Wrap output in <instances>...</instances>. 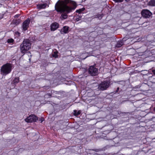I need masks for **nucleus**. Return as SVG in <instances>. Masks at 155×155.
<instances>
[{
  "instance_id": "6e6552de",
  "label": "nucleus",
  "mask_w": 155,
  "mask_h": 155,
  "mask_svg": "<svg viewBox=\"0 0 155 155\" xmlns=\"http://www.w3.org/2000/svg\"><path fill=\"white\" fill-rule=\"evenodd\" d=\"M30 22V20L29 18L25 21L23 23L22 28L24 31L27 30L28 27Z\"/></svg>"
},
{
  "instance_id": "aec40b11",
  "label": "nucleus",
  "mask_w": 155,
  "mask_h": 155,
  "mask_svg": "<svg viewBox=\"0 0 155 155\" xmlns=\"http://www.w3.org/2000/svg\"><path fill=\"white\" fill-rule=\"evenodd\" d=\"M14 41V40L13 39L10 38L8 40L7 42L8 43H12Z\"/></svg>"
},
{
  "instance_id": "393cba45",
  "label": "nucleus",
  "mask_w": 155,
  "mask_h": 155,
  "mask_svg": "<svg viewBox=\"0 0 155 155\" xmlns=\"http://www.w3.org/2000/svg\"><path fill=\"white\" fill-rule=\"evenodd\" d=\"M72 2V3L74 5H76V3H75V2Z\"/></svg>"
},
{
  "instance_id": "0eeeda50",
  "label": "nucleus",
  "mask_w": 155,
  "mask_h": 155,
  "mask_svg": "<svg viewBox=\"0 0 155 155\" xmlns=\"http://www.w3.org/2000/svg\"><path fill=\"white\" fill-rule=\"evenodd\" d=\"M88 71L89 74L92 76H95L98 73L97 69L93 66L90 67Z\"/></svg>"
},
{
  "instance_id": "6ab92c4d",
  "label": "nucleus",
  "mask_w": 155,
  "mask_h": 155,
  "mask_svg": "<svg viewBox=\"0 0 155 155\" xmlns=\"http://www.w3.org/2000/svg\"><path fill=\"white\" fill-rule=\"evenodd\" d=\"M122 45V42H118L116 45V47H120Z\"/></svg>"
},
{
  "instance_id": "cd10ccee",
  "label": "nucleus",
  "mask_w": 155,
  "mask_h": 155,
  "mask_svg": "<svg viewBox=\"0 0 155 155\" xmlns=\"http://www.w3.org/2000/svg\"><path fill=\"white\" fill-rule=\"evenodd\" d=\"M130 0H125V1L126 2H129Z\"/></svg>"
},
{
  "instance_id": "412c9836",
  "label": "nucleus",
  "mask_w": 155,
  "mask_h": 155,
  "mask_svg": "<svg viewBox=\"0 0 155 155\" xmlns=\"http://www.w3.org/2000/svg\"><path fill=\"white\" fill-rule=\"evenodd\" d=\"M114 1L117 2H121L123 1V0H114Z\"/></svg>"
},
{
  "instance_id": "f257e3e1",
  "label": "nucleus",
  "mask_w": 155,
  "mask_h": 155,
  "mask_svg": "<svg viewBox=\"0 0 155 155\" xmlns=\"http://www.w3.org/2000/svg\"><path fill=\"white\" fill-rule=\"evenodd\" d=\"M70 2L69 0H59L55 4V10L58 12H70L73 8L67 5Z\"/></svg>"
},
{
  "instance_id": "f03ea898",
  "label": "nucleus",
  "mask_w": 155,
  "mask_h": 155,
  "mask_svg": "<svg viewBox=\"0 0 155 155\" xmlns=\"http://www.w3.org/2000/svg\"><path fill=\"white\" fill-rule=\"evenodd\" d=\"M31 47V44L28 39H25L20 45V50L22 53H25L29 50Z\"/></svg>"
},
{
  "instance_id": "f8f14e48",
  "label": "nucleus",
  "mask_w": 155,
  "mask_h": 155,
  "mask_svg": "<svg viewBox=\"0 0 155 155\" xmlns=\"http://www.w3.org/2000/svg\"><path fill=\"white\" fill-rule=\"evenodd\" d=\"M58 52L57 51H54L52 54V57L55 58H58Z\"/></svg>"
},
{
  "instance_id": "9b49d317",
  "label": "nucleus",
  "mask_w": 155,
  "mask_h": 155,
  "mask_svg": "<svg viewBox=\"0 0 155 155\" xmlns=\"http://www.w3.org/2000/svg\"><path fill=\"white\" fill-rule=\"evenodd\" d=\"M148 5L151 6H155V0H150L148 2Z\"/></svg>"
},
{
  "instance_id": "2eb2a0df",
  "label": "nucleus",
  "mask_w": 155,
  "mask_h": 155,
  "mask_svg": "<svg viewBox=\"0 0 155 155\" xmlns=\"http://www.w3.org/2000/svg\"><path fill=\"white\" fill-rule=\"evenodd\" d=\"M46 5L45 4H42L37 6L38 8L39 9L44 8H45Z\"/></svg>"
},
{
  "instance_id": "7ed1b4c3",
  "label": "nucleus",
  "mask_w": 155,
  "mask_h": 155,
  "mask_svg": "<svg viewBox=\"0 0 155 155\" xmlns=\"http://www.w3.org/2000/svg\"><path fill=\"white\" fill-rule=\"evenodd\" d=\"M12 70L11 64L9 63H7L3 65L1 68V71L4 75H6L9 73Z\"/></svg>"
},
{
  "instance_id": "ddd939ff",
  "label": "nucleus",
  "mask_w": 155,
  "mask_h": 155,
  "mask_svg": "<svg viewBox=\"0 0 155 155\" xmlns=\"http://www.w3.org/2000/svg\"><path fill=\"white\" fill-rule=\"evenodd\" d=\"M20 22V20H14L13 21V23L15 24L16 25H18Z\"/></svg>"
},
{
  "instance_id": "a878e982",
  "label": "nucleus",
  "mask_w": 155,
  "mask_h": 155,
  "mask_svg": "<svg viewBox=\"0 0 155 155\" xmlns=\"http://www.w3.org/2000/svg\"><path fill=\"white\" fill-rule=\"evenodd\" d=\"M119 87H117V90H116V92H118V91H119Z\"/></svg>"
},
{
  "instance_id": "9d476101",
  "label": "nucleus",
  "mask_w": 155,
  "mask_h": 155,
  "mask_svg": "<svg viewBox=\"0 0 155 155\" xmlns=\"http://www.w3.org/2000/svg\"><path fill=\"white\" fill-rule=\"evenodd\" d=\"M69 27L68 26H64L63 28L61 29V33L62 32H64V33H67L68 32Z\"/></svg>"
},
{
  "instance_id": "423d86ee",
  "label": "nucleus",
  "mask_w": 155,
  "mask_h": 155,
  "mask_svg": "<svg viewBox=\"0 0 155 155\" xmlns=\"http://www.w3.org/2000/svg\"><path fill=\"white\" fill-rule=\"evenodd\" d=\"M142 16L145 18H149L152 15L150 11L147 9L143 10L141 12Z\"/></svg>"
},
{
  "instance_id": "bb28decb",
  "label": "nucleus",
  "mask_w": 155,
  "mask_h": 155,
  "mask_svg": "<svg viewBox=\"0 0 155 155\" xmlns=\"http://www.w3.org/2000/svg\"><path fill=\"white\" fill-rule=\"evenodd\" d=\"M80 20V18H78L76 19V20H77V21H79Z\"/></svg>"
},
{
  "instance_id": "5701e85b",
  "label": "nucleus",
  "mask_w": 155,
  "mask_h": 155,
  "mask_svg": "<svg viewBox=\"0 0 155 155\" xmlns=\"http://www.w3.org/2000/svg\"><path fill=\"white\" fill-rule=\"evenodd\" d=\"M39 120L41 121V123H42V122L44 120V119L43 118H42L40 119Z\"/></svg>"
},
{
  "instance_id": "4468645a",
  "label": "nucleus",
  "mask_w": 155,
  "mask_h": 155,
  "mask_svg": "<svg viewBox=\"0 0 155 155\" xmlns=\"http://www.w3.org/2000/svg\"><path fill=\"white\" fill-rule=\"evenodd\" d=\"M19 81V78H15L13 81L12 82L14 84H16L18 83Z\"/></svg>"
},
{
  "instance_id": "f3484780",
  "label": "nucleus",
  "mask_w": 155,
  "mask_h": 155,
  "mask_svg": "<svg viewBox=\"0 0 155 155\" xmlns=\"http://www.w3.org/2000/svg\"><path fill=\"white\" fill-rule=\"evenodd\" d=\"M81 112L80 110L77 111L76 110H74V114L75 116H78L81 114Z\"/></svg>"
},
{
  "instance_id": "4be33fe9",
  "label": "nucleus",
  "mask_w": 155,
  "mask_h": 155,
  "mask_svg": "<svg viewBox=\"0 0 155 155\" xmlns=\"http://www.w3.org/2000/svg\"><path fill=\"white\" fill-rule=\"evenodd\" d=\"M19 15H19V14L16 15L15 16V17L17 18H18L19 17Z\"/></svg>"
},
{
  "instance_id": "39448f33",
  "label": "nucleus",
  "mask_w": 155,
  "mask_h": 155,
  "mask_svg": "<svg viewBox=\"0 0 155 155\" xmlns=\"http://www.w3.org/2000/svg\"><path fill=\"white\" fill-rule=\"evenodd\" d=\"M38 119V117L35 115L32 114L25 119V121L27 123H31L37 121Z\"/></svg>"
},
{
  "instance_id": "a211bd4d",
  "label": "nucleus",
  "mask_w": 155,
  "mask_h": 155,
  "mask_svg": "<svg viewBox=\"0 0 155 155\" xmlns=\"http://www.w3.org/2000/svg\"><path fill=\"white\" fill-rule=\"evenodd\" d=\"M85 9V8H82V9H78V10H77L76 11V12L77 13H81L82 12L84 11Z\"/></svg>"
},
{
  "instance_id": "b1692460",
  "label": "nucleus",
  "mask_w": 155,
  "mask_h": 155,
  "mask_svg": "<svg viewBox=\"0 0 155 155\" xmlns=\"http://www.w3.org/2000/svg\"><path fill=\"white\" fill-rule=\"evenodd\" d=\"M152 72L153 73V74L154 75H155V70H153L152 71Z\"/></svg>"
},
{
  "instance_id": "dca6fc26",
  "label": "nucleus",
  "mask_w": 155,
  "mask_h": 155,
  "mask_svg": "<svg viewBox=\"0 0 155 155\" xmlns=\"http://www.w3.org/2000/svg\"><path fill=\"white\" fill-rule=\"evenodd\" d=\"M68 15L64 13V14H62L61 16V19H66L67 18Z\"/></svg>"
},
{
  "instance_id": "20e7f679",
  "label": "nucleus",
  "mask_w": 155,
  "mask_h": 155,
  "mask_svg": "<svg viewBox=\"0 0 155 155\" xmlns=\"http://www.w3.org/2000/svg\"><path fill=\"white\" fill-rule=\"evenodd\" d=\"M109 83L107 82L103 81L100 84L98 87V89L100 90L104 91L107 89L109 86Z\"/></svg>"
},
{
  "instance_id": "1a4fd4ad",
  "label": "nucleus",
  "mask_w": 155,
  "mask_h": 155,
  "mask_svg": "<svg viewBox=\"0 0 155 155\" xmlns=\"http://www.w3.org/2000/svg\"><path fill=\"white\" fill-rule=\"evenodd\" d=\"M59 27V24L57 22H54L51 25V31H54L57 29Z\"/></svg>"
}]
</instances>
